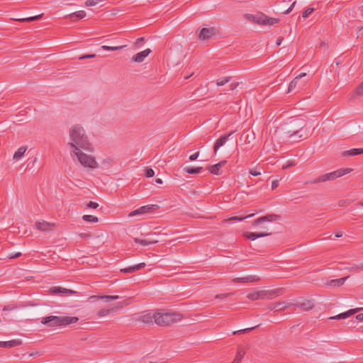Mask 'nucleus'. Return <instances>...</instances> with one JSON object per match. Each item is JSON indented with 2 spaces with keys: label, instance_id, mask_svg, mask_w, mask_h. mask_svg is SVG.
Instances as JSON below:
<instances>
[{
  "label": "nucleus",
  "instance_id": "nucleus-39",
  "mask_svg": "<svg viewBox=\"0 0 363 363\" xmlns=\"http://www.w3.org/2000/svg\"><path fill=\"white\" fill-rule=\"evenodd\" d=\"M113 308H111H111H102L97 313V316L98 317H104V316L108 315H109L111 310H113Z\"/></svg>",
  "mask_w": 363,
  "mask_h": 363
},
{
  "label": "nucleus",
  "instance_id": "nucleus-32",
  "mask_svg": "<svg viewBox=\"0 0 363 363\" xmlns=\"http://www.w3.org/2000/svg\"><path fill=\"white\" fill-rule=\"evenodd\" d=\"M245 355V351L242 350V348L239 347L238 349V352L236 354V356L234 359V360L232 362V363H239L242 359L243 357Z\"/></svg>",
  "mask_w": 363,
  "mask_h": 363
},
{
  "label": "nucleus",
  "instance_id": "nucleus-20",
  "mask_svg": "<svg viewBox=\"0 0 363 363\" xmlns=\"http://www.w3.org/2000/svg\"><path fill=\"white\" fill-rule=\"evenodd\" d=\"M226 160H222L216 164L209 166L208 169L211 174L218 175L220 174V169L226 164Z\"/></svg>",
  "mask_w": 363,
  "mask_h": 363
},
{
  "label": "nucleus",
  "instance_id": "nucleus-3",
  "mask_svg": "<svg viewBox=\"0 0 363 363\" xmlns=\"http://www.w3.org/2000/svg\"><path fill=\"white\" fill-rule=\"evenodd\" d=\"M78 320L77 317L50 315L43 318L40 322L48 327H57L75 323Z\"/></svg>",
  "mask_w": 363,
  "mask_h": 363
},
{
  "label": "nucleus",
  "instance_id": "nucleus-27",
  "mask_svg": "<svg viewBox=\"0 0 363 363\" xmlns=\"http://www.w3.org/2000/svg\"><path fill=\"white\" fill-rule=\"evenodd\" d=\"M294 303H286L284 302H278L273 305L272 307H271V309H275L276 311H284L291 306H293Z\"/></svg>",
  "mask_w": 363,
  "mask_h": 363
},
{
  "label": "nucleus",
  "instance_id": "nucleus-30",
  "mask_svg": "<svg viewBox=\"0 0 363 363\" xmlns=\"http://www.w3.org/2000/svg\"><path fill=\"white\" fill-rule=\"evenodd\" d=\"M27 147L25 146L20 147L14 153L13 159L14 160H20L25 154Z\"/></svg>",
  "mask_w": 363,
  "mask_h": 363
},
{
  "label": "nucleus",
  "instance_id": "nucleus-34",
  "mask_svg": "<svg viewBox=\"0 0 363 363\" xmlns=\"http://www.w3.org/2000/svg\"><path fill=\"white\" fill-rule=\"evenodd\" d=\"M134 242L135 243H138V244H140L142 245H150V244H155L157 242V240H142V239H139V238H135L133 239Z\"/></svg>",
  "mask_w": 363,
  "mask_h": 363
},
{
  "label": "nucleus",
  "instance_id": "nucleus-19",
  "mask_svg": "<svg viewBox=\"0 0 363 363\" xmlns=\"http://www.w3.org/2000/svg\"><path fill=\"white\" fill-rule=\"evenodd\" d=\"M50 292L53 294H63L66 295H70L74 294L76 293V291L71 290V289H67L65 288H62L60 286H54L50 289Z\"/></svg>",
  "mask_w": 363,
  "mask_h": 363
},
{
  "label": "nucleus",
  "instance_id": "nucleus-46",
  "mask_svg": "<svg viewBox=\"0 0 363 363\" xmlns=\"http://www.w3.org/2000/svg\"><path fill=\"white\" fill-rule=\"evenodd\" d=\"M101 0H86V6H92L97 4L99 1Z\"/></svg>",
  "mask_w": 363,
  "mask_h": 363
},
{
  "label": "nucleus",
  "instance_id": "nucleus-41",
  "mask_svg": "<svg viewBox=\"0 0 363 363\" xmlns=\"http://www.w3.org/2000/svg\"><path fill=\"white\" fill-rule=\"evenodd\" d=\"M257 327H259V325H256V326H254V327H252V328H245V329L234 331V332H233V335H237V334L247 333V332H250V331L257 328Z\"/></svg>",
  "mask_w": 363,
  "mask_h": 363
},
{
  "label": "nucleus",
  "instance_id": "nucleus-26",
  "mask_svg": "<svg viewBox=\"0 0 363 363\" xmlns=\"http://www.w3.org/2000/svg\"><path fill=\"white\" fill-rule=\"evenodd\" d=\"M347 279V277L340 278V279H332V280L328 281L325 284L327 286H342L344 284V283Z\"/></svg>",
  "mask_w": 363,
  "mask_h": 363
},
{
  "label": "nucleus",
  "instance_id": "nucleus-11",
  "mask_svg": "<svg viewBox=\"0 0 363 363\" xmlns=\"http://www.w3.org/2000/svg\"><path fill=\"white\" fill-rule=\"evenodd\" d=\"M279 216L276 215V214H267L264 216H262V217H259V218L255 220L253 222H252V225L254 227L255 226H257L260 224H262V223L265 222V221H267V222H272V221H275V220H277L279 219Z\"/></svg>",
  "mask_w": 363,
  "mask_h": 363
},
{
  "label": "nucleus",
  "instance_id": "nucleus-54",
  "mask_svg": "<svg viewBox=\"0 0 363 363\" xmlns=\"http://www.w3.org/2000/svg\"><path fill=\"white\" fill-rule=\"evenodd\" d=\"M358 269H363V264L361 265V266H354L352 267H351V269H350V271H357Z\"/></svg>",
  "mask_w": 363,
  "mask_h": 363
},
{
  "label": "nucleus",
  "instance_id": "nucleus-63",
  "mask_svg": "<svg viewBox=\"0 0 363 363\" xmlns=\"http://www.w3.org/2000/svg\"><path fill=\"white\" fill-rule=\"evenodd\" d=\"M342 233H337L335 235V237H336V238H340V237H342Z\"/></svg>",
  "mask_w": 363,
  "mask_h": 363
},
{
  "label": "nucleus",
  "instance_id": "nucleus-12",
  "mask_svg": "<svg viewBox=\"0 0 363 363\" xmlns=\"http://www.w3.org/2000/svg\"><path fill=\"white\" fill-rule=\"evenodd\" d=\"M137 319L144 323H152L155 321V313L152 314L149 311H143Z\"/></svg>",
  "mask_w": 363,
  "mask_h": 363
},
{
  "label": "nucleus",
  "instance_id": "nucleus-15",
  "mask_svg": "<svg viewBox=\"0 0 363 363\" xmlns=\"http://www.w3.org/2000/svg\"><path fill=\"white\" fill-rule=\"evenodd\" d=\"M233 133V132L230 133L227 135H223L221 137H220L215 143L213 145V152L214 154H216L218 149L224 145V144L226 143V141L228 140L229 137Z\"/></svg>",
  "mask_w": 363,
  "mask_h": 363
},
{
  "label": "nucleus",
  "instance_id": "nucleus-42",
  "mask_svg": "<svg viewBox=\"0 0 363 363\" xmlns=\"http://www.w3.org/2000/svg\"><path fill=\"white\" fill-rule=\"evenodd\" d=\"M247 297L252 301L259 299L258 291L247 294Z\"/></svg>",
  "mask_w": 363,
  "mask_h": 363
},
{
  "label": "nucleus",
  "instance_id": "nucleus-25",
  "mask_svg": "<svg viewBox=\"0 0 363 363\" xmlns=\"http://www.w3.org/2000/svg\"><path fill=\"white\" fill-rule=\"evenodd\" d=\"M86 16V13L84 11H79L74 13H72L67 16V18H69L71 21H74L77 19H82Z\"/></svg>",
  "mask_w": 363,
  "mask_h": 363
},
{
  "label": "nucleus",
  "instance_id": "nucleus-7",
  "mask_svg": "<svg viewBox=\"0 0 363 363\" xmlns=\"http://www.w3.org/2000/svg\"><path fill=\"white\" fill-rule=\"evenodd\" d=\"M252 21L259 25H273L279 22L278 18H271L267 15L259 13L252 16Z\"/></svg>",
  "mask_w": 363,
  "mask_h": 363
},
{
  "label": "nucleus",
  "instance_id": "nucleus-29",
  "mask_svg": "<svg viewBox=\"0 0 363 363\" xmlns=\"http://www.w3.org/2000/svg\"><path fill=\"white\" fill-rule=\"evenodd\" d=\"M119 298H120L119 296H117V295H115V296L103 295V296H91V298L103 299V300H104L106 301L117 300Z\"/></svg>",
  "mask_w": 363,
  "mask_h": 363
},
{
  "label": "nucleus",
  "instance_id": "nucleus-1",
  "mask_svg": "<svg viewBox=\"0 0 363 363\" xmlns=\"http://www.w3.org/2000/svg\"><path fill=\"white\" fill-rule=\"evenodd\" d=\"M69 135L71 142L68 143V146L72 148L73 151L79 150L80 148L88 151L92 150V145L82 126L73 125L69 130Z\"/></svg>",
  "mask_w": 363,
  "mask_h": 363
},
{
  "label": "nucleus",
  "instance_id": "nucleus-55",
  "mask_svg": "<svg viewBox=\"0 0 363 363\" xmlns=\"http://www.w3.org/2000/svg\"><path fill=\"white\" fill-rule=\"evenodd\" d=\"M239 85V82L233 83L230 85V89L234 90L237 88V86Z\"/></svg>",
  "mask_w": 363,
  "mask_h": 363
},
{
  "label": "nucleus",
  "instance_id": "nucleus-36",
  "mask_svg": "<svg viewBox=\"0 0 363 363\" xmlns=\"http://www.w3.org/2000/svg\"><path fill=\"white\" fill-rule=\"evenodd\" d=\"M125 45H121V46H107V45H102L101 48L104 50H108V51H116L125 48Z\"/></svg>",
  "mask_w": 363,
  "mask_h": 363
},
{
  "label": "nucleus",
  "instance_id": "nucleus-6",
  "mask_svg": "<svg viewBox=\"0 0 363 363\" xmlns=\"http://www.w3.org/2000/svg\"><path fill=\"white\" fill-rule=\"evenodd\" d=\"M73 153L77 157L79 162L84 167L91 169L98 167V163L96 162L95 158L82 152L80 149L79 150L73 151Z\"/></svg>",
  "mask_w": 363,
  "mask_h": 363
},
{
  "label": "nucleus",
  "instance_id": "nucleus-9",
  "mask_svg": "<svg viewBox=\"0 0 363 363\" xmlns=\"http://www.w3.org/2000/svg\"><path fill=\"white\" fill-rule=\"evenodd\" d=\"M217 30L213 28H203L201 30L198 38L203 41L208 40L217 34Z\"/></svg>",
  "mask_w": 363,
  "mask_h": 363
},
{
  "label": "nucleus",
  "instance_id": "nucleus-18",
  "mask_svg": "<svg viewBox=\"0 0 363 363\" xmlns=\"http://www.w3.org/2000/svg\"><path fill=\"white\" fill-rule=\"evenodd\" d=\"M54 225H55L53 223H48L45 220L39 221L35 223L36 228L41 231L51 230Z\"/></svg>",
  "mask_w": 363,
  "mask_h": 363
},
{
  "label": "nucleus",
  "instance_id": "nucleus-17",
  "mask_svg": "<svg viewBox=\"0 0 363 363\" xmlns=\"http://www.w3.org/2000/svg\"><path fill=\"white\" fill-rule=\"evenodd\" d=\"M293 306H296L303 311H308L314 307V303L311 300H303L302 302L294 303Z\"/></svg>",
  "mask_w": 363,
  "mask_h": 363
},
{
  "label": "nucleus",
  "instance_id": "nucleus-31",
  "mask_svg": "<svg viewBox=\"0 0 363 363\" xmlns=\"http://www.w3.org/2000/svg\"><path fill=\"white\" fill-rule=\"evenodd\" d=\"M202 169H203V168L201 167H186L184 168V171L185 172L191 174L200 173Z\"/></svg>",
  "mask_w": 363,
  "mask_h": 363
},
{
  "label": "nucleus",
  "instance_id": "nucleus-57",
  "mask_svg": "<svg viewBox=\"0 0 363 363\" xmlns=\"http://www.w3.org/2000/svg\"><path fill=\"white\" fill-rule=\"evenodd\" d=\"M296 2L294 1L291 5V6L286 11L285 13H289L292 9H293V7L294 6Z\"/></svg>",
  "mask_w": 363,
  "mask_h": 363
},
{
  "label": "nucleus",
  "instance_id": "nucleus-4",
  "mask_svg": "<svg viewBox=\"0 0 363 363\" xmlns=\"http://www.w3.org/2000/svg\"><path fill=\"white\" fill-rule=\"evenodd\" d=\"M352 171L351 168H341L334 172L322 174L312 180L307 182L306 184H315L328 181H333Z\"/></svg>",
  "mask_w": 363,
  "mask_h": 363
},
{
  "label": "nucleus",
  "instance_id": "nucleus-56",
  "mask_svg": "<svg viewBox=\"0 0 363 363\" xmlns=\"http://www.w3.org/2000/svg\"><path fill=\"white\" fill-rule=\"evenodd\" d=\"M355 318L357 320L362 321L363 320V313H359V314L357 315Z\"/></svg>",
  "mask_w": 363,
  "mask_h": 363
},
{
  "label": "nucleus",
  "instance_id": "nucleus-64",
  "mask_svg": "<svg viewBox=\"0 0 363 363\" xmlns=\"http://www.w3.org/2000/svg\"><path fill=\"white\" fill-rule=\"evenodd\" d=\"M80 236H81V237H84V238H85V237H88V236H89V235H87V234L82 233V234L80 235Z\"/></svg>",
  "mask_w": 363,
  "mask_h": 363
},
{
  "label": "nucleus",
  "instance_id": "nucleus-8",
  "mask_svg": "<svg viewBox=\"0 0 363 363\" xmlns=\"http://www.w3.org/2000/svg\"><path fill=\"white\" fill-rule=\"evenodd\" d=\"M159 208H160V206L156 204H150V205L143 206H141V207L138 208V209L132 211L131 213H130L129 216H137V215H142V214H145V213H152L154 211L159 209Z\"/></svg>",
  "mask_w": 363,
  "mask_h": 363
},
{
  "label": "nucleus",
  "instance_id": "nucleus-49",
  "mask_svg": "<svg viewBox=\"0 0 363 363\" xmlns=\"http://www.w3.org/2000/svg\"><path fill=\"white\" fill-rule=\"evenodd\" d=\"M249 173L252 176H259L261 174L260 172L256 169H250Z\"/></svg>",
  "mask_w": 363,
  "mask_h": 363
},
{
  "label": "nucleus",
  "instance_id": "nucleus-50",
  "mask_svg": "<svg viewBox=\"0 0 363 363\" xmlns=\"http://www.w3.org/2000/svg\"><path fill=\"white\" fill-rule=\"evenodd\" d=\"M229 295H230V294H218V295L216 296V298L223 299L225 298H227Z\"/></svg>",
  "mask_w": 363,
  "mask_h": 363
},
{
  "label": "nucleus",
  "instance_id": "nucleus-47",
  "mask_svg": "<svg viewBox=\"0 0 363 363\" xmlns=\"http://www.w3.org/2000/svg\"><path fill=\"white\" fill-rule=\"evenodd\" d=\"M99 206V204L96 202H94V201H89L87 204H86V208H94V209H96Z\"/></svg>",
  "mask_w": 363,
  "mask_h": 363
},
{
  "label": "nucleus",
  "instance_id": "nucleus-28",
  "mask_svg": "<svg viewBox=\"0 0 363 363\" xmlns=\"http://www.w3.org/2000/svg\"><path fill=\"white\" fill-rule=\"evenodd\" d=\"M259 279V278H256L254 276H249V277H242V278H235L233 280V281L236 282V283H245V282H248V281H258Z\"/></svg>",
  "mask_w": 363,
  "mask_h": 363
},
{
  "label": "nucleus",
  "instance_id": "nucleus-38",
  "mask_svg": "<svg viewBox=\"0 0 363 363\" xmlns=\"http://www.w3.org/2000/svg\"><path fill=\"white\" fill-rule=\"evenodd\" d=\"M230 80V77H223V78L217 79L216 83L217 86H223L225 84H227L228 82H229Z\"/></svg>",
  "mask_w": 363,
  "mask_h": 363
},
{
  "label": "nucleus",
  "instance_id": "nucleus-51",
  "mask_svg": "<svg viewBox=\"0 0 363 363\" xmlns=\"http://www.w3.org/2000/svg\"><path fill=\"white\" fill-rule=\"evenodd\" d=\"M94 57H95V55H82V56L79 57V59L80 60L90 59V58H93Z\"/></svg>",
  "mask_w": 363,
  "mask_h": 363
},
{
  "label": "nucleus",
  "instance_id": "nucleus-45",
  "mask_svg": "<svg viewBox=\"0 0 363 363\" xmlns=\"http://www.w3.org/2000/svg\"><path fill=\"white\" fill-rule=\"evenodd\" d=\"M145 177H152L155 174V172L152 168H147L145 169Z\"/></svg>",
  "mask_w": 363,
  "mask_h": 363
},
{
  "label": "nucleus",
  "instance_id": "nucleus-53",
  "mask_svg": "<svg viewBox=\"0 0 363 363\" xmlns=\"http://www.w3.org/2000/svg\"><path fill=\"white\" fill-rule=\"evenodd\" d=\"M143 42H145V38L143 37H141V38H139L137 39L136 42H135V45L138 46V45H140L141 43H143Z\"/></svg>",
  "mask_w": 363,
  "mask_h": 363
},
{
  "label": "nucleus",
  "instance_id": "nucleus-60",
  "mask_svg": "<svg viewBox=\"0 0 363 363\" xmlns=\"http://www.w3.org/2000/svg\"><path fill=\"white\" fill-rule=\"evenodd\" d=\"M347 201L341 200L339 201V206H344L346 203Z\"/></svg>",
  "mask_w": 363,
  "mask_h": 363
},
{
  "label": "nucleus",
  "instance_id": "nucleus-5",
  "mask_svg": "<svg viewBox=\"0 0 363 363\" xmlns=\"http://www.w3.org/2000/svg\"><path fill=\"white\" fill-rule=\"evenodd\" d=\"M306 124L303 122L296 125L294 129L288 130L286 134L291 142H298L302 139H306L309 136L308 131L305 128Z\"/></svg>",
  "mask_w": 363,
  "mask_h": 363
},
{
  "label": "nucleus",
  "instance_id": "nucleus-62",
  "mask_svg": "<svg viewBox=\"0 0 363 363\" xmlns=\"http://www.w3.org/2000/svg\"><path fill=\"white\" fill-rule=\"evenodd\" d=\"M38 352H32V353H30L29 355H30V357H34V356H36V355H38Z\"/></svg>",
  "mask_w": 363,
  "mask_h": 363
},
{
  "label": "nucleus",
  "instance_id": "nucleus-61",
  "mask_svg": "<svg viewBox=\"0 0 363 363\" xmlns=\"http://www.w3.org/2000/svg\"><path fill=\"white\" fill-rule=\"evenodd\" d=\"M155 182L157 183V184H162V180L161 179H160V178H157L155 179Z\"/></svg>",
  "mask_w": 363,
  "mask_h": 363
},
{
  "label": "nucleus",
  "instance_id": "nucleus-16",
  "mask_svg": "<svg viewBox=\"0 0 363 363\" xmlns=\"http://www.w3.org/2000/svg\"><path fill=\"white\" fill-rule=\"evenodd\" d=\"M151 52L152 51L150 48L140 52L132 57L131 61L133 62H142Z\"/></svg>",
  "mask_w": 363,
  "mask_h": 363
},
{
  "label": "nucleus",
  "instance_id": "nucleus-13",
  "mask_svg": "<svg viewBox=\"0 0 363 363\" xmlns=\"http://www.w3.org/2000/svg\"><path fill=\"white\" fill-rule=\"evenodd\" d=\"M271 234H272V233H268L267 231L255 232V233L245 232L243 233V236L245 238H246L247 239H248V240H256L258 238L266 237V236H268V235H269Z\"/></svg>",
  "mask_w": 363,
  "mask_h": 363
},
{
  "label": "nucleus",
  "instance_id": "nucleus-59",
  "mask_svg": "<svg viewBox=\"0 0 363 363\" xmlns=\"http://www.w3.org/2000/svg\"><path fill=\"white\" fill-rule=\"evenodd\" d=\"M282 40H283V38H281V37L278 38L277 40L276 44L277 45H280L281 42H282Z\"/></svg>",
  "mask_w": 363,
  "mask_h": 363
},
{
  "label": "nucleus",
  "instance_id": "nucleus-52",
  "mask_svg": "<svg viewBox=\"0 0 363 363\" xmlns=\"http://www.w3.org/2000/svg\"><path fill=\"white\" fill-rule=\"evenodd\" d=\"M279 186V180H273L272 182V189H275Z\"/></svg>",
  "mask_w": 363,
  "mask_h": 363
},
{
  "label": "nucleus",
  "instance_id": "nucleus-44",
  "mask_svg": "<svg viewBox=\"0 0 363 363\" xmlns=\"http://www.w3.org/2000/svg\"><path fill=\"white\" fill-rule=\"evenodd\" d=\"M313 11H314L313 8H308L303 12V13H302L303 18H308L309 16V15H311L313 13Z\"/></svg>",
  "mask_w": 363,
  "mask_h": 363
},
{
  "label": "nucleus",
  "instance_id": "nucleus-10",
  "mask_svg": "<svg viewBox=\"0 0 363 363\" xmlns=\"http://www.w3.org/2000/svg\"><path fill=\"white\" fill-rule=\"evenodd\" d=\"M282 289H276L274 290H260L258 291L259 299H272L281 294Z\"/></svg>",
  "mask_w": 363,
  "mask_h": 363
},
{
  "label": "nucleus",
  "instance_id": "nucleus-33",
  "mask_svg": "<svg viewBox=\"0 0 363 363\" xmlns=\"http://www.w3.org/2000/svg\"><path fill=\"white\" fill-rule=\"evenodd\" d=\"M253 216H254V214H250V215H248L246 216H233L231 218L224 220V222L232 223V222H235V221H242V220H245V218L252 217Z\"/></svg>",
  "mask_w": 363,
  "mask_h": 363
},
{
  "label": "nucleus",
  "instance_id": "nucleus-48",
  "mask_svg": "<svg viewBox=\"0 0 363 363\" xmlns=\"http://www.w3.org/2000/svg\"><path fill=\"white\" fill-rule=\"evenodd\" d=\"M199 152H195L194 154L189 156V160H191V161L196 160L199 157Z\"/></svg>",
  "mask_w": 363,
  "mask_h": 363
},
{
  "label": "nucleus",
  "instance_id": "nucleus-40",
  "mask_svg": "<svg viewBox=\"0 0 363 363\" xmlns=\"http://www.w3.org/2000/svg\"><path fill=\"white\" fill-rule=\"evenodd\" d=\"M132 298H128L121 302H119L117 303V306L115 307V308H121L123 306H128L130 303Z\"/></svg>",
  "mask_w": 363,
  "mask_h": 363
},
{
  "label": "nucleus",
  "instance_id": "nucleus-2",
  "mask_svg": "<svg viewBox=\"0 0 363 363\" xmlns=\"http://www.w3.org/2000/svg\"><path fill=\"white\" fill-rule=\"evenodd\" d=\"M182 318V315L175 312H167L158 310L155 313V323L159 326H168L175 323Z\"/></svg>",
  "mask_w": 363,
  "mask_h": 363
},
{
  "label": "nucleus",
  "instance_id": "nucleus-35",
  "mask_svg": "<svg viewBox=\"0 0 363 363\" xmlns=\"http://www.w3.org/2000/svg\"><path fill=\"white\" fill-rule=\"evenodd\" d=\"M43 13H41L40 15H37V16H32V17L20 18V19H18V21L20 22H31V21H34L40 19L43 17Z\"/></svg>",
  "mask_w": 363,
  "mask_h": 363
},
{
  "label": "nucleus",
  "instance_id": "nucleus-58",
  "mask_svg": "<svg viewBox=\"0 0 363 363\" xmlns=\"http://www.w3.org/2000/svg\"><path fill=\"white\" fill-rule=\"evenodd\" d=\"M21 255V252H17V253H16V254H15V255H11L9 257H10L11 259H14V258H17V257H20Z\"/></svg>",
  "mask_w": 363,
  "mask_h": 363
},
{
  "label": "nucleus",
  "instance_id": "nucleus-21",
  "mask_svg": "<svg viewBox=\"0 0 363 363\" xmlns=\"http://www.w3.org/2000/svg\"><path fill=\"white\" fill-rule=\"evenodd\" d=\"M22 342L20 340H12L10 341L0 342V347L5 348H11L21 345Z\"/></svg>",
  "mask_w": 363,
  "mask_h": 363
},
{
  "label": "nucleus",
  "instance_id": "nucleus-22",
  "mask_svg": "<svg viewBox=\"0 0 363 363\" xmlns=\"http://www.w3.org/2000/svg\"><path fill=\"white\" fill-rule=\"evenodd\" d=\"M145 267V263L142 262L138 264H135L134 266L128 267L124 269H122L121 271L125 273H133L138 270H140Z\"/></svg>",
  "mask_w": 363,
  "mask_h": 363
},
{
  "label": "nucleus",
  "instance_id": "nucleus-24",
  "mask_svg": "<svg viewBox=\"0 0 363 363\" xmlns=\"http://www.w3.org/2000/svg\"><path fill=\"white\" fill-rule=\"evenodd\" d=\"M360 154H363V148H353L350 150L344 151L342 152V156H355Z\"/></svg>",
  "mask_w": 363,
  "mask_h": 363
},
{
  "label": "nucleus",
  "instance_id": "nucleus-37",
  "mask_svg": "<svg viewBox=\"0 0 363 363\" xmlns=\"http://www.w3.org/2000/svg\"><path fill=\"white\" fill-rule=\"evenodd\" d=\"M82 219L86 222L97 223L99 219L96 216L91 215H84Z\"/></svg>",
  "mask_w": 363,
  "mask_h": 363
},
{
  "label": "nucleus",
  "instance_id": "nucleus-14",
  "mask_svg": "<svg viewBox=\"0 0 363 363\" xmlns=\"http://www.w3.org/2000/svg\"><path fill=\"white\" fill-rule=\"evenodd\" d=\"M362 309V308H354V309H350L349 311H347L346 312L340 313V314H338L337 315H335V316L330 317L329 319H330V320H340V319L347 318H348V317H350V316L357 313V312H359Z\"/></svg>",
  "mask_w": 363,
  "mask_h": 363
},
{
  "label": "nucleus",
  "instance_id": "nucleus-23",
  "mask_svg": "<svg viewBox=\"0 0 363 363\" xmlns=\"http://www.w3.org/2000/svg\"><path fill=\"white\" fill-rule=\"evenodd\" d=\"M306 75V73H301L297 77H296L289 84V89H288V93L291 92L292 90H294L298 84L299 80L305 77Z\"/></svg>",
  "mask_w": 363,
  "mask_h": 363
},
{
  "label": "nucleus",
  "instance_id": "nucleus-43",
  "mask_svg": "<svg viewBox=\"0 0 363 363\" xmlns=\"http://www.w3.org/2000/svg\"><path fill=\"white\" fill-rule=\"evenodd\" d=\"M363 94V82L359 84L354 90L356 96H361Z\"/></svg>",
  "mask_w": 363,
  "mask_h": 363
}]
</instances>
